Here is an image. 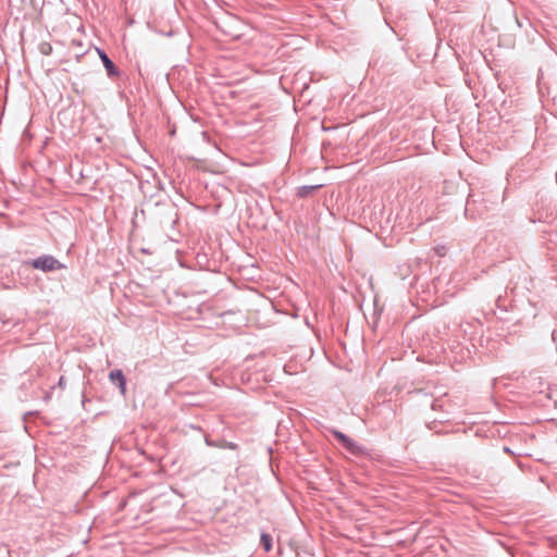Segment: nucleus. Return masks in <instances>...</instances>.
<instances>
[{
  "label": "nucleus",
  "instance_id": "nucleus-8",
  "mask_svg": "<svg viewBox=\"0 0 557 557\" xmlns=\"http://www.w3.org/2000/svg\"><path fill=\"white\" fill-rule=\"evenodd\" d=\"M437 252H438V255H440V256H444V253H445V252H444V248H442V249H437Z\"/></svg>",
  "mask_w": 557,
  "mask_h": 557
},
{
  "label": "nucleus",
  "instance_id": "nucleus-5",
  "mask_svg": "<svg viewBox=\"0 0 557 557\" xmlns=\"http://www.w3.org/2000/svg\"><path fill=\"white\" fill-rule=\"evenodd\" d=\"M322 185L301 186L298 188L297 195L299 197H308L313 190L320 188Z\"/></svg>",
  "mask_w": 557,
  "mask_h": 557
},
{
  "label": "nucleus",
  "instance_id": "nucleus-4",
  "mask_svg": "<svg viewBox=\"0 0 557 557\" xmlns=\"http://www.w3.org/2000/svg\"><path fill=\"white\" fill-rule=\"evenodd\" d=\"M100 59L103 63L104 69L109 76H115L119 74V71L114 63L110 60V58L104 52H99Z\"/></svg>",
  "mask_w": 557,
  "mask_h": 557
},
{
  "label": "nucleus",
  "instance_id": "nucleus-7",
  "mask_svg": "<svg viewBox=\"0 0 557 557\" xmlns=\"http://www.w3.org/2000/svg\"><path fill=\"white\" fill-rule=\"evenodd\" d=\"M39 50H40V52H41L42 54L48 55V54H50V53H51V51H52V47H51V45H50V44H48V42H42V44L40 45V47H39Z\"/></svg>",
  "mask_w": 557,
  "mask_h": 557
},
{
  "label": "nucleus",
  "instance_id": "nucleus-2",
  "mask_svg": "<svg viewBox=\"0 0 557 557\" xmlns=\"http://www.w3.org/2000/svg\"><path fill=\"white\" fill-rule=\"evenodd\" d=\"M333 434L351 454H359L361 451L360 446L344 433L334 431Z\"/></svg>",
  "mask_w": 557,
  "mask_h": 557
},
{
  "label": "nucleus",
  "instance_id": "nucleus-6",
  "mask_svg": "<svg viewBox=\"0 0 557 557\" xmlns=\"http://www.w3.org/2000/svg\"><path fill=\"white\" fill-rule=\"evenodd\" d=\"M261 544L265 552H270L272 548V537L267 533H262L261 534Z\"/></svg>",
  "mask_w": 557,
  "mask_h": 557
},
{
  "label": "nucleus",
  "instance_id": "nucleus-3",
  "mask_svg": "<svg viewBox=\"0 0 557 557\" xmlns=\"http://www.w3.org/2000/svg\"><path fill=\"white\" fill-rule=\"evenodd\" d=\"M109 379L112 383L117 384L120 392L122 395L126 393V379L122 372V370H113L109 374Z\"/></svg>",
  "mask_w": 557,
  "mask_h": 557
},
{
  "label": "nucleus",
  "instance_id": "nucleus-1",
  "mask_svg": "<svg viewBox=\"0 0 557 557\" xmlns=\"http://www.w3.org/2000/svg\"><path fill=\"white\" fill-rule=\"evenodd\" d=\"M32 265L35 269L41 270L44 272H50L58 269H61L63 265L57 260L54 257L45 255L40 256L32 261Z\"/></svg>",
  "mask_w": 557,
  "mask_h": 557
}]
</instances>
